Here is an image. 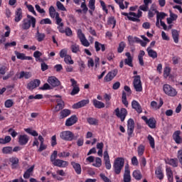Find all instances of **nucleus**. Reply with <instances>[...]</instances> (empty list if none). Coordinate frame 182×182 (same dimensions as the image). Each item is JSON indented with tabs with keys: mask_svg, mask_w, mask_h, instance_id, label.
<instances>
[{
	"mask_svg": "<svg viewBox=\"0 0 182 182\" xmlns=\"http://www.w3.org/2000/svg\"><path fill=\"white\" fill-rule=\"evenodd\" d=\"M77 36L83 46H85L87 48L90 46V43H89L87 39H86V37L85 36V34L82 32L81 29H79L77 31Z\"/></svg>",
	"mask_w": 182,
	"mask_h": 182,
	"instance_id": "6e6552de",
	"label": "nucleus"
},
{
	"mask_svg": "<svg viewBox=\"0 0 182 182\" xmlns=\"http://www.w3.org/2000/svg\"><path fill=\"white\" fill-rule=\"evenodd\" d=\"M114 113L119 119H121V122H124V119L127 116V109L125 108H122L121 109L119 108L115 109Z\"/></svg>",
	"mask_w": 182,
	"mask_h": 182,
	"instance_id": "423d86ee",
	"label": "nucleus"
},
{
	"mask_svg": "<svg viewBox=\"0 0 182 182\" xmlns=\"http://www.w3.org/2000/svg\"><path fill=\"white\" fill-rule=\"evenodd\" d=\"M16 56L17 59H21V60H25V55L23 53H21L18 51H15Z\"/></svg>",
	"mask_w": 182,
	"mask_h": 182,
	"instance_id": "4d7b16f0",
	"label": "nucleus"
},
{
	"mask_svg": "<svg viewBox=\"0 0 182 182\" xmlns=\"http://www.w3.org/2000/svg\"><path fill=\"white\" fill-rule=\"evenodd\" d=\"M148 140L149 141V144H150L151 149H154L156 147L155 143H154V138H153V136H151V135H149Z\"/></svg>",
	"mask_w": 182,
	"mask_h": 182,
	"instance_id": "de8ad7c7",
	"label": "nucleus"
},
{
	"mask_svg": "<svg viewBox=\"0 0 182 182\" xmlns=\"http://www.w3.org/2000/svg\"><path fill=\"white\" fill-rule=\"evenodd\" d=\"M127 133L129 137H132V134H133V132H134V121L133 119H129L127 122Z\"/></svg>",
	"mask_w": 182,
	"mask_h": 182,
	"instance_id": "f8f14e48",
	"label": "nucleus"
},
{
	"mask_svg": "<svg viewBox=\"0 0 182 182\" xmlns=\"http://www.w3.org/2000/svg\"><path fill=\"white\" fill-rule=\"evenodd\" d=\"M60 119H65L70 114V109H65L60 112Z\"/></svg>",
	"mask_w": 182,
	"mask_h": 182,
	"instance_id": "7c9ffc66",
	"label": "nucleus"
},
{
	"mask_svg": "<svg viewBox=\"0 0 182 182\" xmlns=\"http://www.w3.org/2000/svg\"><path fill=\"white\" fill-rule=\"evenodd\" d=\"M31 25L32 28L36 26V18L31 15H27V18H24L22 21V24L21 25V28L23 31H28L31 28Z\"/></svg>",
	"mask_w": 182,
	"mask_h": 182,
	"instance_id": "f03ea898",
	"label": "nucleus"
},
{
	"mask_svg": "<svg viewBox=\"0 0 182 182\" xmlns=\"http://www.w3.org/2000/svg\"><path fill=\"white\" fill-rule=\"evenodd\" d=\"M117 75V70H113L109 72L107 75L105 77V82H112L114 77Z\"/></svg>",
	"mask_w": 182,
	"mask_h": 182,
	"instance_id": "4468645a",
	"label": "nucleus"
},
{
	"mask_svg": "<svg viewBox=\"0 0 182 182\" xmlns=\"http://www.w3.org/2000/svg\"><path fill=\"white\" fill-rule=\"evenodd\" d=\"M49 85L53 86V87H57V86H60V81L55 77H49L48 79Z\"/></svg>",
	"mask_w": 182,
	"mask_h": 182,
	"instance_id": "dca6fc26",
	"label": "nucleus"
},
{
	"mask_svg": "<svg viewBox=\"0 0 182 182\" xmlns=\"http://www.w3.org/2000/svg\"><path fill=\"white\" fill-rule=\"evenodd\" d=\"M163 105H164L163 99L160 98L159 105H157V102L152 101L151 102V107L152 109H154L155 110H157V109H160V107H161V106H163Z\"/></svg>",
	"mask_w": 182,
	"mask_h": 182,
	"instance_id": "5701e85b",
	"label": "nucleus"
},
{
	"mask_svg": "<svg viewBox=\"0 0 182 182\" xmlns=\"http://www.w3.org/2000/svg\"><path fill=\"white\" fill-rule=\"evenodd\" d=\"M95 167H100L102 166V159L97 157L95 159V163L92 164Z\"/></svg>",
	"mask_w": 182,
	"mask_h": 182,
	"instance_id": "864d4df0",
	"label": "nucleus"
},
{
	"mask_svg": "<svg viewBox=\"0 0 182 182\" xmlns=\"http://www.w3.org/2000/svg\"><path fill=\"white\" fill-rule=\"evenodd\" d=\"M58 158V151H54L50 156V161L56 167L65 168L69 166V162L62 159H56Z\"/></svg>",
	"mask_w": 182,
	"mask_h": 182,
	"instance_id": "f257e3e1",
	"label": "nucleus"
},
{
	"mask_svg": "<svg viewBox=\"0 0 182 182\" xmlns=\"http://www.w3.org/2000/svg\"><path fill=\"white\" fill-rule=\"evenodd\" d=\"M14 106V101L12 100H7L5 102V107L7 108L12 107Z\"/></svg>",
	"mask_w": 182,
	"mask_h": 182,
	"instance_id": "13d9d810",
	"label": "nucleus"
},
{
	"mask_svg": "<svg viewBox=\"0 0 182 182\" xmlns=\"http://www.w3.org/2000/svg\"><path fill=\"white\" fill-rule=\"evenodd\" d=\"M40 62L41 63V70L45 72V70H48L49 69V65H48L45 62H43V59H39Z\"/></svg>",
	"mask_w": 182,
	"mask_h": 182,
	"instance_id": "49530a36",
	"label": "nucleus"
},
{
	"mask_svg": "<svg viewBox=\"0 0 182 182\" xmlns=\"http://www.w3.org/2000/svg\"><path fill=\"white\" fill-rule=\"evenodd\" d=\"M89 100H82L73 105V109H80V107H84L86 105H89Z\"/></svg>",
	"mask_w": 182,
	"mask_h": 182,
	"instance_id": "f3484780",
	"label": "nucleus"
},
{
	"mask_svg": "<svg viewBox=\"0 0 182 182\" xmlns=\"http://www.w3.org/2000/svg\"><path fill=\"white\" fill-rule=\"evenodd\" d=\"M125 56L127 58L124 60L125 65L130 66V68H133V57H132V54L127 52L125 53Z\"/></svg>",
	"mask_w": 182,
	"mask_h": 182,
	"instance_id": "a211bd4d",
	"label": "nucleus"
},
{
	"mask_svg": "<svg viewBox=\"0 0 182 182\" xmlns=\"http://www.w3.org/2000/svg\"><path fill=\"white\" fill-rule=\"evenodd\" d=\"M36 38L38 42H42L45 40V38L46 37V36L45 35V33H42L39 32V28L37 29V33L36 34Z\"/></svg>",
	"mask_w": 182,
	"mask_h": 182,
	"instance_id": "c85d7f7f",
	"label": "nucleus"
},
{
	"mask_svg": "<svg viewBox=\"0 0 182 182\" xmlns=\"http://www.w3.org/2000/svg\"><path fill=\"white\" fill-rule=\"evenodd\" d=\"M29 141V137H28V135H20L18 137V143L21 146H25L26 143Z\"/></svg>",
	"mask_w": 182,
	"mask_h": 182,
	"instance_id": "4be33fe9",
	"label": "nucleus"
},
{
	"mask_svg": "<svg viewBox=\"0 0 182 182\" xmlns=\"http://www.w3.org/2000/svg\"><path fill=\"white\" fill-rule=\"evenodd\" d=\"M70 50L73 53H77V52H80V47H79V45L74 43L71 45Z\"/></svg>",
	"mask_w": 182,
	"mask_h": 182,
	"instance_id": "f704fd0d",
	"label": "nucleus"
},
{
	"mask_svg": "<svg viewBox=\"0 0 182 182\" xmlns=\"http://www.w3.org/2000/svg\"><path fill=\"white\" fill-rule=\"evenodd\" d=\"M57 156H58V157H69V156H70V153L69 152H61V153H59L58 154H57Z\"/></svg>",
	"mask_w": 182,
	"mask_h": 182,
	"instance_id": "680f3d73",
	"label": "nucleus"
},
{
	"mask_svg": "<svg viewBox=\"0 0 182 182\" xmlns=\"http://www.w3.org/2000/svg\"><path fill=\"white\" fill-rule=\"evenodd\" d=\"M163 89H164V93L168 96H170L171 97H174L177 96V90H176V89H174L170 85L165 84L164 85Z\"/></svg>",
	"mask_w": 182,
	"mask_h": 182,
	"instance_id": "39448f33",
	"label": "nucleus"
},
{
	"mask_svg": "<svg viewBox=\"0 0 182 182\" xmlns=\"http://www.w3.org/2000/svg\"><path fill=\"white\" fill-rule=\"evenodd\" d=\"M23 17V16L22 15V9L19 8L16 11L15 18H14L15 22H20V21L22 20Z\"/></svg>",
	"mask_w": 182,
	"mask_h": 182,
	"instance_id": "b1692460",
	"label": "nucleus"
},
{
	"mask_svg": "<svg viewBox=\"0 0 182 182\" xmlns=\"http://www.w3.org/2000/svg\"><path fill=\"white\" fill-rule=\"evenodd\" d=\"M133 85L136 92H142L143 86H141L140 75H136L134 77Z\"/></svg>",
	"mask_w": 182,
	"mask_h": 182,
	"instance_id": "0eeeda50",
	"label": "nucleus"
},
{
	"mask_svg": "<svg viewBox=\"0 0 182 182\" xmlns=\"http://www.w3.org/2000/svg\"><path fill=\"white\" fill-rule=\"evenodd\" d=\"M92 103L96 109H103V107H105V103L97 100H93Z\"/></svg>",
	"mask_w": 182,
	"mask_h": 182,
	"instance_id": "cd10ccee",
	"label": "nucleus"
},
{
	"mask_svg": "<svg viewBox=\"0 0 182 182\" xmlns=\"http://www.w3.org/2000/svg\"><path fill=\"white\" fill-rule=\"evenodd\" d=\"M56 6L60 11H66V8H65V6H63V4H62L60 1L56 2Z\"/></svg>",
	"mask_w": 182,
	"mask_h": 182,
	"instance_id": "5fc2aeb1",
	"label": "nucleus"
},
{
	"mask_svg": "<svg viewBox=\"0 0 182 182\" xmlns=\"http://www.w3.org/2000/svg\"><path fill=\"white\" fill-rule=\"evenodd\" d=\"M41 25H52V21L49 18H43L40 21Z\"/></svg>",
	"mask_w": 182,
	"mask_h": 182,
	"instance_id": "09e8293b",
	"label": "nucleus"
},
{
	"mask_svg": "<svg viewBox=\"0 0 182 182\" xmlns=\"http://www.w3.org/2000/svg\"><path fill=\"white\" fill-rule=\"evenodd\" d=\"M133 177L135 180H141L143 176L141 175V173L139 170H136L132 173Z\"/></svg>",
	"mask_w": 182,
	"mask_h": 182,
	"instance_id": "2f4dec72",
	"label": "nucleus"
},
{
	"mask_svg": "<svg viewBox=\"0 0 182 182\" xmlns=\"http://www.w3.org/2000/svg\"><path fill=\"white\" fill-rule=\"evenodd\" d=\"M171 33H172V38L175 42V43H178V31L177 30H174L173 29L171 31Z\"/></svg>",
	"mask_w": 182,
	"mask_h": 182,
	"instance_id": "c756f323",
	"label": "nucleus"
},
{
	"mask_svg": "<svg viewBox=\"0 0 182 182\" xmlns=\"http://www.w3.org/2000/svg\"><path fill=\"white\" fill-rule=\"evenodd\" d=\"M132 176H130V169L129 164L125 165V170L124 173V182H131Z\"/></svg>",
	"mask_w": 182,
	"mask_h": 182,
	"instance_id": "ddd939ff",
	"label": "nucleus"
},
{
	"mask_svg": "<svg viewBox=\"0 0 182 182\" xmlns=\"http://www.w3.org/2000/svg\"><path fill=\"white\" fill-rule=\"evenodd\" d=\"M156 18L159 19V20H162L164 19V18H166V16H167V14L164 12H159V11H156Z\"/></svg>",
	"mask_w": 182,
	"mask_h": 182,
	"instance_id": "a19ab883",
	"label": "nucleus"
},
{
	"mask_svg": "<svg viewBox=\"0 0 182 182\" xmlns=\"http://www.w3.org/2000/svg\"><path fill=\"white\" fill-rule=\"evenodd\" d=\"M23 77H25L26 79H29L32 77V73H31L30 72L21 71L19 74L18 79H23Z\"/></svg>",
	"mask_w": 182,
	"mask_h": 182,
	"instance_id": "bb28decb",
	"label": "nucleus"
},
{
	"mask_svg": "<svg viewBox=\"0 0 182 182\" xmlns=\"http://www.w3.org/2000/svg\"><path fill=\"white\" fill-rule=\"evenodd\" d=\"M65 107V102L58 103L55 107V112H60Z\"/></svg>",
	"mask_w": 182,
	"mask_h": 182,
	"instance_id": "a18cd8bd",
	"label": "nucleus"
},
{
	"mask_svg": "<svg viewBox=\"0 0 182 182\" xmlns=\"http://www.w3.org/2000/svg\"><path fill=\"white\" fill-rule=\"evenodd\" d=\"M143 12H141V11L140 10L138 11L137 14L134 12H129V16H128V19L129 21H132L133 22H140V20L139 19V18L141 16Z\"/></svg>",
	"mask_w": 182,
	"mask_h": 182,
	"instance_id": "1a4fd4ad",
	"label": "nucleus"
},
{
	"mask_svg": "<svg viewBox=\"0 0 182 182\" xmlns=\"http://www.w3.org/2000/svg\"><path fill=\"white\" fill-rule=\"evenodd\" d=\"M104 161L106 168L107 170H110V168H112V164H110V157L109 156L107 150L105 151L104 152Z\"/></svg>",
	"mask_w": 182,
	"mask_h": 182,
	"instance_id": "2eb2a0df",
	"label": "nucleus"
},
{
	"mask_svg": "<svg viewBox=\"0 0 182 182\" xmlns=\"http://www.w3.org/2000/svg\"><path fill=\"white\" fill-rule=\"evenodd\" d=\"M146 124H148L149 127L151 129H156V119L154 118L149 119Z\"/></svg>",
	"mask_w": 182,
	"mask_h": 182,
	"instance_id": "72a5a7b5",
	"label": "nucleus"
},
{
	"mask_svg": "<svg viewBox=\"0 0 182 182\" xmlns=\"http://www.w3.org/2000/svg\"><path fill=\"white\" fill-rule=\"evenodd\" d=\"M124 48H126V43L124 41L120 42L117 48L118 53H122L124 50Z\"/></svg>",
	"mask_w": 182,
	"mask_h": 182,
	"instance_id": "ea45409f",
	"label": "nucleus"
},
{
	"mask_svg": "<svg viewBox=\"0 0 182 182\" xmlns=\"http://www.w3.org/2000/svg\"><path fill=\"white\" fill-rule=\"evenodd\" d=\"M166 174L168 176V179L170 181L173 180V171H171V168H166Z\"/></svg>",
	"mask_w": 182,
	"mask_h": 182,
	"instance_id": "8fccbe9b",
	"label": "nucleus"
},
{
	"mask_svg": "<svg viewBox=\"0 0 182 182\" xmlns=\"http://www.w3.org/2000/svg\"><path fill=\"white\" fill-rule=\"evenodd\" d=\"M35 8L36 11L39 12V14H45V10L43 9H41L39 4H36Z\"/></svg>",
	"mask_w": 182,
	"mask_h": 182,
	"instance_id": "0e129e2a",
	"label": "nucleus"
},
{
	"mask_svg": "<svg viewBox=\"0 0 182 182\" xmlns=\"http://www.w3.org/2000/svg\"><path fill=\"white\" fill-rule=\"evenodd\" d=\"M77 122V117L76 115H73L68 118L65 122V126L70 127L73 126Z\"/></svg>",
	"mask_w": 182,
	"mask_h": 182,
	"instance_id": "6ab92c4d",
	"label": "nucleus"
},
{
	"mask_svg": "<svg viewBox=\"0 0 182 182\" xmlns=\"http://www.w3.org/2000/svg\"><path fill=\"white\" fill-rule=\"evenodd\" d=\"M11 163H12V168H15V165L19 163V159L18 158H12L10 159Z\"/></svg>",
	"mask_w": 182,
	"mask_h": 182,
	"instance_id": "6e6d98bb",
	"label": "nucleus"
},
{
	"mask_svg": "<svg viewBox=\"0 0 182 182\" xmlns=\"http://www.w3.org/2000/svg\"><path fill=\"white\" fill-rule=\"evenodd\" d=\"M68 56V50L66 49H63L60 52V58H66Z\"/></svg>",
	"mask_w": 182,
	"mask_h": 182,
	"instance_id": "e2e57ef3",
	"label": "nucleus"
},
{
	"mask_svg": "<svg viewBox=\"0 0 182 182\" xmlns=\"http://www.w3.org/2000/svg\"><path fill=\"white\" fill-rule=\"evenodd\" d=\"M64 62H65L67 65H73V63H75L73 60H72V57L69 55L64 57Z\"/></svg>",
	"mask_w": 182,
	"mask_h": 182,
	"instance_id": "79ce46f5",
	"label": "nucleus"
},
{
	"mask_svg": "<svg viewBox=\"0 0 182 182\" xmlns=\"http://www.w3.org/2000/svg\"><path fill=\"white\" fill-rule=\"evenodd\" d=\"M102 46V43H99L98 41L95 42V48L96 52H99L100 50V47Z\"/></svg>",
	"mask_w": 182,
	"mask_h": 182,
	"instance_id": "69168bd1",
	"label": "nucleus"
},
{
	"mask_svg": "<svg viewBox=\"0 0 182 182\" xmlns=\"http://www.w3.org/2000/svg\"><path fill=\"white\" fill-rule=\"evenodd\" d=\"M60 137L63 140L72 141V140H76L77 137H79V135L75 136V134L72 133L70 131H63L60 134Z\"/></svg>",
	"mask_w": 182,
	"mask_h": 182,
	"instance_id": "20e7f679",
	"label": "nucleus"
},
{
	"mask_svg": "<svg viewBox=\"0 0 182 182\" xmlns=\"http://www.w3.org/2000/svg\"><path fill=\"white\" fill-rule=\"evenodd\" d=\"M132 164L133 166H139V161L137 160V157L133 156L132 158Z\"/></svg>",
	"mask_w": 182,
	"mask_h": 182,
	"instance_id": "338daca9",
	"label": "nucleus"
},
{
	"mask_svg": "<svg viewBox=\"0 0 182 182\" xmlns=\"http://www.w3.org/2000/svg\"><path fill=\"white\" fill-rule=\"evenodd\" d=\"M96 2L95 0H90L88 6L90 9H92V11H95V3Z\"/></svg>",
	"mask_w": 182,
	"mask_h": 182,
	"instance_id": "052dcab7",
	"label": "nucleus"
},
{
	"mask_svg": "<svg viewBox=\"0 0 182 182\" xmlns=\"http://www.w3.org/2000/svg\"><path fill=\"white\" fill-rule=\"evenodd\" d=\"M49 14H50V18L56 17V14H58V12H56V10L55 9V7H53V6H51L49 8Z\"/></svg>",
	"mask_w": 182,
	"mask_h": 182,
	"instance_id": "37998d69",
	"label": "nucleus"
},
{
	"mask_svg": "<svg viewBox=\"0 0 182 182\" xmlns=\"http://www.w3.org/2000/svg\"><path fill=\"white\" fill-rule=\"evenodd\" d=\"M71 166H73L75 173L77 174H81L82 173V166L75 161L71 162Z\"/></svg>",
	"mask_w": 182,
	"mask_h": 182,
	"instance_id": "393cba45",
	"label": "nucleus"
},
{
	"mask_svg": "<svg viewBox=\"0 0 182 182\" xmlns=\"http://www.w3.org/2000/svg\"><path fill=\"white\" fill-rule=\"evenodd\" d=\"M108 25H113L112 29L116 26V19H114V17H110L108 19Z\"/></svg>",
	"mask_w": 182,
	"mask_h": 182,
	"instance_id": "603ef678",
	"label": "nucleus"
},
{
	"mask_svg": "<svg viewBox=\"0 0 182 182\" xmlns=\"http://www.w3.org/2000/svg\"><path fill=\"white\" fill-rule=\"evenodd\" d=\"M144 150H145L144 145L141 144L138 146L137 153H138V156H139V157H141V156H143V154H144Z\"/></svg>",
	"mask_w": 182,
	"mask_h": 182,
	"instance_id": "58836bf2",
	"label": "nucleus"
},
{
	"mask_svg": "<svg viewBox=\"0 0 182 182\" xmlns=\"http://www.w3.org/2000/svg\"><path fill=\"white\" fill-rule=\"evenodd\" d=\"M168 164L172 167H178V160L177 159H170L168 160Z\"/></svg>",
	"mask_w": 182,
	"mask_h": 182,
	"instance_id": "473e14b6",
	"label": "nucleus"
},
{
	"mask_svg": "<svg viewBox=\"0 0 182 182\" xmlns=\"http://www.w3.org/2000/svg\"><path fill=\"white\" fill-rule=\"evenodd\" d=\"M12 146H5L2 149V153L4 154H12Z\"/></svg>",
	"mask_w": 182,
	"mask_h": 182,
	"instance_id": "4c0bfd02",
	"label": "nucleus"
},
{
	"mask_svg": "<svg viewBox=\"0 0 182 182\" xmlns=\"http://www.w3.org/2000/svg\"><path fill=\"white\" fill-rule=\"evenodd\" d=\"M122 102L126 107H127L129 106V102H127V98L126 97V92H122Z\"/></svg>",
	"mask_w": 182,
	"mask_h": 182,
	"instance_id": "c03bdc74",
	"label": "nucleus"
},
{
	"mask_svg": "<svg viewBox=\"0 0 182 182\" xmlns=\"http://www.w3.org/2000/svg\"><path fill=\"white\" fill-rule=\"evenodd\" d=\"M123 167H124V159L117 158L113 164L114 171L115 174H120Z\"/></svg>",
	"mask_w": 182,
	"mask_h": 182,
	"instance_id": "7ed1b4c3",
	"label": "nucleus"
},
{
	"mask_svg": "<svg viewBox=\"0 0 182 182\" xmlns=\"http://www.w3.org/2000/svg\"><path fill=\"white\" fill-rule=\"evenodd\" d=\"M70 82L72 83L71 86H73V90L70 92L71 96H75V95H77L79 92H80V88L79 85H77V81L73 78L70 79Z\"/></svg>",
	"mask_w": 182,
	"mask_h": 182,
	"instance_id": "9d476101",
	"label": "nucleus"
},
{
	"mask_svg": "<svg viewBox=\"0 0 182 182\" xmlns=\"http://www.w3.org/2000/svg\"><path fill=\"white\" fill-rule=\"evenodd\" d=\"M33 56L36 58V59H39V58L42 56V53H41V51L36 50L33 53Z\"/></svg>",
	"mask_w": 182,
	"mask_h": 182,
	"instance_id": "774afa93",
	"label": "nucleus"
},
{
	"mask_svg": "<svg viewBox=\"0 0 182 182\" xmlns=\"http://www.w3.org/2000/svg\"><path fill=\"white\" fill-rule=\"evenodd\" d=\"M146 51L148 53L149 58H152V59H156L157 58V52H156V50L151 49V47H149L146 49Z\"/></svg>",
	"mask_w": 182,
	"mask_h": 182,
	"instance_id": "a878e982",
	"label": "nucleus"
},
{
	"mask_svg": "<svg viewBox=\"0 0 182 182\" xmlns=\"http://www.w3.org/2000/svg\"><path fill=\"white\" fill-rule=\"evenodd\" d=\"M39 85H41L40 80H33L28 83L27 89H28L29 90H33V89H36V87H38Z\"/></svg>",
	"mask_w": 182,
	"mask_h": 182,
	"instance_id": "9b49d317",
	"label": "nucleus"
},
{
	"mask_svg": "<svg viewBox=\"0 0 182 182\" xmlns=\"http://www.w3.org/2000/svg\"><path fill=\"white\" fill-rule=\"evenodd\" d=\"M132 109H134V110H136V112H137V113H139V114H140L143 112V110L141 109V106L140 105L139 102H137L136 100L132 101Z\"/></svg>",
	"mask_w": 182,
	"mask_h": 182,
	"instance_id": "412c9836",
	"label": "nucleus"
},
{
	"mask_svg": "<svg viewBox=\"0 0 182 182\" xmlns=\"http://www.w3.org/2000/svg\"><path fill=\"white\" fill-rule=\"evenodd\" d=\"M26 6L29 12H32L35 15V16H36V11H35V8H33V6L28 4L26 5Z\"/></svg>",
	"mask_w": 182,
	"mask_h": 182,
	"instance_id": "bf43d9fd",
	"label": "nucleus"
},
{
	"mask_svg": "<svg viewBox=\"0 0 182 182\" xmlns=\"http://www.w3.org/2000/svg\"><path fill=\"white\" fill-rule=\"evenodd\" d=\"M87 123H89V124H92V125H97L99 124V120H97L96 118H93V117H89L87 119Z\"/></svg>",
	"mask_w": 182,
	"mask_h": 182,
	"instance_id": "e433bc0d",
	"label": "nucleus"
},
{
	"mask_svg": "<svg viewBox=\"0 0 182 182\" xmlns=\"http://www.w3.org/2000/svg\"><path fill=\"white\" fill-rule=\"evenodd\" d=\"M155 174L156 175V177L159 179V180H163V178H164V175L163 174V171H161V168H158L156 171H155Z\"/></svg>",
	"mask_w": 182,
	"mask_h": 182,
	"instance_id": "c9c22d12",
	"label": "nucleus"
},
{
	"mask_svg": "<svg viewBox=\"0 0 182 182\" xmlns=\"http://www.w3.org/2000/svg\"><path fill=\"white\" fill-rule=\"evenodd\" d=\"M170 72H171V70L169 67H166L164 70V77L167 78L168 76H170Z\"/></svg>",
	"mask_w": 182,
	"mask_h": 182,
	"instance_id": "3c124183",
	"label": "nucleus"
},
{
	"mask_svg": "<svg viewBox=\"0 0 182 182\" xmlns=\"http://www.w3.org/2000/svg\"><path fill=\"white\" fill-rule=\"evenodd\" d=\"M180 134H181V132L176 131L173 135V139L177 144H181L182 143V138Z\"/></svg>",
	"mask_w": 182,
	"mask_h": 182,
	"instance_id": "aec40b11",
	"label": "nucleus"
}]
</instances>
